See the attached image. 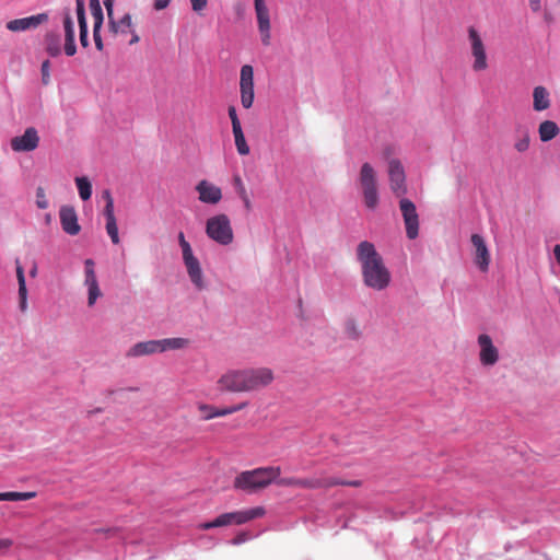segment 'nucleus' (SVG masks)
<instances>
[{
  "label": "nucleus",
  "mask_w": 560,
  "mask_h": 560,
  "mask_svg": "<svg viewBox=\"0 0 560 560\" xmlns=\"http://www.w3.org/2000/svg\"><path fill=\"white\" fill-rule=\"evenodd\" d=\"M357 256L361 264L364 284L377 291L386 289L390 282V272L374 244L362 241L358 245Z\"/></svg>",
  "instance_id": "nucleus-1"
},
{
  "label": "nucleus",
  "mask_w": 560,
  "mask_h": 560,
  "mask_svg": "<svg viewBox=\"0 0 560 560\" xmlns=\"http://www.w3.org/2000/svg\"><path fill=\"white\" fill-rule=\"evenodd\" d=\"M273 380L272 371L267 368L243 371H229L219 380L222 390L248 392L266 386Z\"/></svg>",
  "instance_id": "nucleus-2"
},
{
  "label": "nucleus",
  "mask_w": 560,
  "mask_h": 560,
  "mask_svg": "<svg viewBox=\"0 0 560 560\" xmlns=\"http://www.w3.org/2000/svg\"><path fill=\"white\" fill-rule=\"evenodd\" d=\"M281 474L280 467H259L253 470H245L240 472L234 479V488L247 493H254L258 489H262L272 482L279 486L291 485V481L279 479Z\"/></svg>",
  "instance_id": "nucleus-3"
},
{
  "label": "nucleus",
  "mask_w": 560,
  "mask_h": 560,
  "mask_svg": "<svg viewBox=\"0 0 560 560\" xmlns=\"http://www.w3.org/2000/svg\"><path fill=\"white\" fill-rule=\"evenodd\" d=\"M265 514L266 510L262 506H255L246 510L228 512L220 514L212 521L198 524V528L202 530H209L212 528L229 525H242L252 520L262 517Z\"/></svg>",
  "instance_id": "nucleus-4"
},
{
  "label": "nucleus",
  "mask_w": 560,
  "mask_h": 560,
  "mask_svg": "<svg viewBox=\"0 0 560 560\" xmlns=\"http://www.w3.org/2000/svg\"><path fill=\"white\" fill-rule=\"evenodd\" d=\"M207 236L222 246L233 242L234 233L229 217L220 213L209 218L206 222Z\"/></svg>",
  "instance_id": "nucleus-5"
},
{
  "label": "nucleus",
  "mask_w": 560,
  "mask_h": 560,
  "mask_svg": "<svg viewBox=\"0 0 560 560\" xmlns=\"http://www.w3.org/2000/svg\"><path fill=\"white\" fill-rule=\"evenodd\" d=\"M360 184L364 198V205L368 209L374 210L378 205V191L376 187V176L374 168L370 163H363L360 171Z\"/></svg>",
  "instance_id": "nucleus-6"
},
{
  "label": "nucleus",
  "mask_w": 560,
  "mask_h": 560,
  "mask_svg": "<svg viewBox=\"0 0 560 560\" xmlns=\"http://www.w3.org/2000/svg\"><path fill=\"white\" fill-rule=\"evenodd\" d=\"M399 208L404 219L406 235L409 240H416L419 235V215L416 205L407 198L399 200Z\"/></svg>",
  "instance_id": "nucleus-7"
},
{
  "label": "nucleus",
  "mask_w": 560,
  "mask_h": 560,
  "mask_svg": "<svg viewBox=\"0 0 560 560\" xmlns=\"http://www.w3.org/2000/svg\"><path fill=\"white\" fill-rule=\"evenodd\" d=\"M468 37L474 57L472 69L475 71L486 70L488 68L486 47L480 34L474 26L468 28Z\"/></svg>",
  "instance_id": "nucleus-8"
},
{
  "label": "nucleus",
  "mask_w": 560,
  "mask_h": 560,
  "mask_svg": "<svg viewBox=\"0 0 560 560\" xmlns=\"http://www.w3.org/2000/svg\"><path fill=\"white\" fill-rule=\"evenodd\" d=\"M241 103L244 108H250L254 102V68L244 65L240 78Z\"/></svg>",
  "instance_id": "nucleus-9"
},
{
  "label": "nucleus",
  "mask_w": 560,
  "mask_h": 560,
  "mask_svg": "<svg viewBox=\"0 0 560 560\" xmlns=\"http://www.w3.org/2000/svg\"><path fill=\"white\" fill-rule=\"evenodd\" d=\"M388 176L390 188L396 196H404L407 192L406 174L401 162L392 159L388 162Z\"/></svg>",
  "instance_id": "nucleus-10"
},
{
  "label": "nucleus",
  "mask_w": 560,
  "mask_h": 560,
  "mask_svg": "<svg viewBox=\"0 0 560 560\" xmlns=\"http://www.w3.org/2000/svg\"><path fill=\"white\" fill-rule=\"evenodd\" d=\"M39 144V136L35 127H27L23 135L13 137L10 141L14 152H31Z\"/></svg>",
  "instance_id": "nucleus-11"
},
{
  "label": "nucleus",
  "mask_w": 560,
  "mask_h": 560,
  "mask_svg": "<svg viewBox=\"0 0 560 560\" xmlns=\"http://www.w3.org/2000/svg\"><path fill=\"white\" fill-rule=\"evenodd\" d=\"M84 285L88 288V304L93 306L102 292L95 273V262L92 258L84 260Z\"/></svg>",
  "instance_id": "nucleus-12"
},
{
  "label": "nucleus",
  "mask_w": 560,
  "mask_h": 560,
  "mask_svg": "<svg viewBox=\"0 0 560 560\" xmlns=\"http://www.w3.org/2000/svg\"><path fill=\"white\" fill-rule=\"evenodd\" d=\"M258 31L260 33L261 43L265 46L270 44V16L265 0H254Z\"/></svg>",
  "instance_id": "nucleus-13"
},
{
  "label": "nucleus",
  "mask_w": 560,
  "mask_h": 560,
  "mask_svg": "<svg viewBox=\"0 0 560 560\" xmlns=\"http://www.w3.org/2000/svg\"><path fill=\"white\" fill-rule=\"evenodd\" d=\"M48 18V14L43 12L35 15L14 19L7 23V28L11 32H23L26 30L36 28L40 24L47 22Z\"/></svg>",
  "instance_id": "nucleus-14"
},
{
  "label": "nucleus",
  "mask_w": 560,
  "mask_h": 560,
  "mask_svg": "<svg viewBox=\"0 0 560 560\" xmlns=\"http://www.w3.org/2000/svg\"><path fill=\"white\" fill-rule=\"evenodd\" d=\"M183 261L192 284L196 287V289L202 290L205 288L202 269L198 258L195 257L192 250L183 254Z\"/></svg>",
  "instance_id": "nucleus-15"
},
{
  "label": "nucleus",
  "mask_w": 560,
  "mask_h": 560,
  "mask_svg": "<svg viewBox=\"0 0 560 560\" xmlns=\"http://www.w3.org/2000/svg\"><path fill=\"white\" fill-rule=\"evenodd\" d=\"M478 345L480 347L479 357L482 365L490 366L495 364L499 360V352L493 346L491 337L487 334L479 335Z\"/></svg>",
  "instance_id": "nucleus-16"
},
{
  "label": "nucleus",
  "mask_w": 560,
  "mask_h": 560,
  "mask_svg": "<svg viewBox=\"0 0 560 560\" xmlns=\"http://www.w3.org/2000/svg\"><path fill=\"white\" fill-rule=\"evenodd\" d=\"M195 189L199 195L198 199L202 203L217 205L222 199L221 188L207 179L200 180Z\"/></svg>",
  "instance_id": "nucleus-17"
},
{
  "label": "nucleus",
  "mask_w": 560,
  "mask_h": 560,
  "mask_svg": "<svg viewBox=\"0 0 560 560\" xmlns=\"http://www.w3.org/2000/svg\"><path fill=\"white\" fill-rule=\"evenodd\" d=\"M60 224L65 233L74 236L81 231L78 214L73 207L62 206L59 210Z\"/></svg>",
  "instance_id": "nucleus-18"
},
{
  "label": "nucleus",
  "mask_w": 560,
  "mask_h": 560,
  "mask_svg": "<svg viewBox=\"0 0 560 560\" xmlns=\"http://www.w3.org/2000/svg\"><path fill=\"white\" fill-rule=\"evenodd\" d=\"M471 243L476 248V265L481 271H487L490 264V254L483 237L479 234H472Z\"/></svg>",
  "instance_id": "nucleus-19"
},
{
  "label": "nucleus",
  "mask_w": 560,
  "mask_h": 560,
  "mask_svg": "<svg viewBox=\"0 0 560 560\" xmlns=\"http://www.w3.org/2000/svg\"><path fill=\"white\" fill-rule=\"evenodd\" d=\"M63 28H65V54L69 57L75 55V34L74 24L70 14L69 9L63 12Z\"/></svg>",
  "instance_id": "nucleus-20"
},
{
  "label": "nucleus",
  "mask_w": 560,
  "mask_h": 560,
  "mask_svg": "<svg viewBox=\"0 0 560 560\" xmlns=\"http://www.w3.org/2000/svg\"><path fill=\"white\" fill-rule=\"evenodd\" d=\"M246 406H247L246 401L231 406V407H225V408H217V407H213L210 405L201 404V405H199V410L200 411H212V415H202L203 420H210L215 417H223V416L234 413L236 411L244 409Z\"/></svg>",
  "instance_id": "nucleus-21"
},
{
  "label": "nucleus",
  "mask_w": 560,
  "mask_h": 560,
  "mask_svg": "<svg viewBox=\"0 0 560 560\" xmlns=\"http://www.w3.org/2000/svg\"><path fill=\"white\" fill-rule=\"evenodd\" d=\"M160 352L159 340H148L133 345L128 351L129 357H141Z\"/></svg>",
  "instance_id": "nucleus-22"
},
{
  "label": "nucleus",
  "mask_w": 560,
  "mask_h": 560,
  "mask_svg": "<svg viewBox=\"0 0 560 560\" xmlns=\"http://www.w3.org/2000/svg\"><path fill=\"white\" fill-rule=\"evenodd\" d=\"M104 217L106 219V231H107L108 236L110 237L113 244H118L119 243L118 226H117L114 209L112 208V203H109L108 206H105Z\"/></svg>",
  "instance_id": "nucleus-23"
},
{
  "label": "nucleus",
  "mask_w": 560,
  "mask_h": 560,
  "mask_svg": "<svg viewBox=\"0 0 560 560\" xmlns=\"http://www.w3.org/2000/svg\"><path fill=\"white\" fill-rule=\"evenodd\" d=\"M16 278L19 283L20 308L24 312L27 308V289L24 269L20 265L19 259H16Z\"/></svg>",
  "instance_id": "nucleus-24"
},
{
  "label": "nucleus",
  "mask_w": 560,
  "mask_h": 560,
  "mask_svg": "<svg viewBox=\"0 0 560 560\" xmlns=\"http://www.w3.org/2000/svg\"><path fill=\"white\" fill-rule=\"evenodd\" d=\"M108 20L109 31L114 34H127L132 30V20L129 13H125L118 21H116L113 16Z\"/></svg>",
  "instance_id": "nucleus-25"
},
{
  "label": "nucleus",
  "mask_w": 560,
  "mask_h": 560,
  "mask_svg": "<svg viewBox=\"0 0 560 560\" xmlns=\"http://www.w3.org/2000/svg\"><path fill=\"white\" fill-rule=\"evenodd\" d=\"M533 98V107L536 112H542L550 106L549 92L541 85L534 89Z\"/></svg>",
  "instance_id": "nucleus-26"
},
{
  "label": "nucleus",
  "mask_w": 560,
  "mask_h": 560,
  "mask_svg": "<svg viewBox=\"0 0 560 560\" xmlns=\"http://www.w3.org/2000/svg\"><path fill=\"white\" fill-rule=\"evenodd\" d=\"M560 132L558 125L552 120H545L539 125L538 133L542 142H548Z\"/></svg>",
  "instance_id": "nucleus-27"
},
{
  "label": "nucleus",
  "mask_w": 560,
  "mask_h": 560,
  "mask_svg": "<svg viewBox=\"0 0 560 560\" xmlns=\"http://www.w3.org/2000/svg\"><path fill=\"white\" fill-rule=\"evenodd\" d=\"M46 51L50 57H58L61 54L60 37L56 33H47L45 36Z\"/></svg>",
  "instance_id": "nucleus-28"
},
{
  "label": "nucleus",
  "mask_w": 560,
  "mask_h": 560,
  "mask_svg": "<svg viewBox=\"0 0 560 560\" xmlns=\"http://www.w3.org/2000/svg\"><path fill=\"white\" fill-rule=\"evenodd\" d=\"M160 352H165L167 350H177L183 349L188 345V340L186 338L175 337V338H165L160 339Z\"/></svg>",
  "instance_id": "nucleus-29"
},
{
  "label": "nucleus",
  "mask_w": 560,
  "mask_h": 560,
  "mask_svg": "<svg viewBox=\"0 0 560 560\" xmlns=\"http://www.w3.org/2000/svg\"><path fill=\"white\" fill-rule=\"evenodd\" d=\"M75 185L79 191V196L83 201H86L92 196V184L85 176L75 177Z\"/></svg>",
  "instance_id": "nucleus-30"
},
{
  "label": "nucleus",
  "mask_w": 560,
  "mask_h": 560,
  "mask_svg": "<svg viewBox=\"0 0 560 560\" xmlns=\"http://www.w3.org/2000/svg\"><path fill=\"white\" fill-rule=\"evenodd\" d=\"M36 495L35 492H18L8 491L0 492V501H26L33 499Z\"/></svg>",
  "instance_id": "nucleus-31"
},
{
  "label": "nucleus",
  "mask_w": 560,
  "mask_h": 560,
  "mask_svg": "<svg viewBox=\"0 0 560 560\" xmlns=\"http://www.w3.org/2000/svg\"><path fill=\"white\" fill-rule=\"evenodd\" d=\"M234 135L236 150L240 155H246L249 153V147L246 143L244 132L242 128L232 130Z\"/></svg>",
  "instance_id": "nucleus-32"
},
{
  "label": "nucleus",
  "mask_w": 560,
  "mask_h": 560,
  "mask_svg": "<svg viewBox=\"0 0 560 560\" xmlns=\"http://www.w3.org/2000/svg\"><path fill=\"white\" fill-rule=\"evenodd\" d=\"M75 13L79 27L88 26L84 0H75Z\"/></svg>",
  "instance_id": "nucleus-33"
},
{
  "label": "nucleus",
  "mask_w": 560,
  "mask_h": 560,
  "mask_svg": "<svg viewBox=\"0 0 560 560\" xmlns=\"http://www.w3.org/2000/svg\"><path fill=\"white\" fill-rule=\"evenodd\" d=\"M36 206L39 209H47L49 207V202L43 187L36 188Z\"/></svg>",
  "instance_id": "nucleus-34"
},
{
  "label": "nucleus",
  "mask_w": 560,
  "mask_h": 560,
  "mask_svg": "<svg viewBox=\"0 0 560 560\" xmlns=\"http://www.w3.org/2000/svg\"><path fill=\"white\" fill-rule=\"evenodd\" d=\"M345 328H346V332L347 335L352 338V339H357L359 338L360 336V331L355 325V322L351 318L347 319L346 324H345Z\"/></svg>",
  "instance_id": "nucleus-35"
},
{
  "label": "nucleus",
  "mask_w": 560,
  "mask_h": 560,
  "mask_svg": "<svg viewBox=\"0 0 560 560\" xmlns=\"http://www.w3.org/2000/svg\"><path fill=\"white\" fill-rule=\"evenodd\" d=\"M252 538H253V536L248 532L243 530V532H240L238 534H236L235 537H233L230 540V544L234 545V546H238V545H242V544L248 541Z\"/></svg>",
  "instance_id": "nucleus-36"
},
{
  "label": "nucleus",
  "mask_w": 560,
  "mask_h": 560,
  "mask_svg": "<svg viewBox=\"0 0 560 560\" xmlns=\"http://www.w3.org/2000/svg\"><path fill=\"white\" fill-rule=\"evenodd\" d=\"M92 12L93 19H94V25L93 27L102 28L103 22H104V15L103 10L101 5H97V9L94 8Z\"/></svg>",
  "instance_id": "nucleus-37"
},
{
  "label": "nucleus",
  "mask_w": 560,
  "mask_h": 560,
  "mask_svg": "<svg viewBox=\"0 0 560 560\" xmlns=\"http://www.w3.org/2000/svg\"><path fill=\"white\" fill-rule=\"evenodd\" d=\"M328 485L329 486L341 485V486L359 487V486H361V481L360 480L346 481L341 478H330Z\"/></svg>",
  "instance_id": "nucleus-38"
},
{
  "label": "nucleus",
  "mask_w": 560,
  "mask_h": 560,
  "mask_svg": "<svg viewBox=\"0 0 560 560\" xmlns=\"http://www.w3.org/2000/svg\"><path fill=\"white\" fill-rule=\"evenodd\" d=\"M529 148V136L525 133L521 139L515 142V149L518 152H525Z\"/></svg>",
  "instance_id": "nucleus-39"
},
{
  "label": "nucleus",
  "mask_w": 560,
  "mask_h": 560,
  "mask_svg": "<svg viewBox=\"0 0 560 560\" xmlns=\"http://www.w3.org/2000/svg\"><path fill=\"white\" fill-rule=\"evenodd\" d=\"M228 112H229V117L232 122V130L242 128L241 121L236 114V108L234 106H230Z\"/></svg>",
  "instance_id": "nucleus-40"
},
{
  "label": "nucleus",
  "mask_w": 560,
  "mask_h": 560,
  "mask_svg": "<svg viewBox=\"0 0 560 560\" xmlns=\"http://www.w3.org/2000/svg\"><path fill=\"white\" fill-rule=\"evenodd\" d=\"M233 180H234V187H235L237 196L241 198V197L247 195V190L243 184L242 178L238 175H236V176H234Z\"/></svg>",
  "instance_id": "nucleus-41"
},
{
  "label": "nucleus",
  "mask_w": 560,
  "mask_h": 560,
  "mask_svg": "<svg viewBox=\"0 0 560 560\" xmlns=\"http://www.w3.org/2000/svg\"><path fill=\"white\" fill-rule=\"evenodd\" d=\"M178 243H179V246L182 248V254H186V253L192 250L189 242L186 241L185 234L183 232L178 233Z\"/></svg>",
  "instance_id": "nucleus-42"
},
{
  "label": "nucleus",
  "mask_w": 560,
  "mask_h": 560,
  "mask_svg": "<svg viewBox=\"0 0 560 560\" xmlns=\"http://www.w3.org/2000/svg\"><path fill=\"white\" fill-rule=\"evenodd\" d=\"M79 37L82 47L89 46V28L88 26L79 27Z\"/></svg>",
  "instance_id": "nucleus-43"
},
{
  "label": "nucleus",
  "mask_w": 560,
  "mask_h": 560,
  "mask_svg": "<svg viewBox=\"0 0 560 560\" xmlns=\"http://www.w3.org/2000/svg\"><path fill=\"white\" fill-rule=\"evenodd\" d=\"M93 38H94L96 49L102 50L104 45H103V39L101 36V28L93 27Z\"/></svg>",
  "instance_id": "nucleus-44"
},
{
  "label": "nucleus",
  "mask_w": 560,
  "mask_h": 560,
  "mask_svg": "<svg viewBox=\"0 0 560 560\" xmlns=\"http://www.w3.org/2000/svg\"><path fill=\"white\" fill-rule=\"evenodd\" d=\"M191 3V8L195 12L202 11L208 3V0H189Z\"/></svg>",
  "instance_id": "nucleus-45"
},
{
  "label": "nucleus",
  "mask_w": 560,
  "mask_h": 560,
  "mask_svg": "<svg viewBox=\"0 0 560 560\" xmlns=\"http://www.w3.org/2000/svg\"><path fill=\"white\" fill-rule=\"evenodd\" d=\"M171 3V0H154L153 7L156 11L164 10Z\"/></svg>",
  "instance_id": "nucleus-46"
},
{
  "label": "nucleus",
  "mask_w": 560,
  "mask_h": 560,
  "mask_svg": "<svg viewBox=\"0 0 560 560\" xmlns=\"http://www.w3.org/2000/svg\"><path fill=\"white\" fill-rule=\"evenodd\" d=\"M240 199L242 200L245 210L247 212H250L252 211V201H250V198H249L248 194L243 196V197H241Z\"/></svg>",
  "instance_id": "nucleus-47"
},
{
  "label": "nucleus",
  "mask_w": 560,
  "mask_h": 560,
  "mask_svg": "<svg viewBox=\"0 0 560 560\" xmlns=\"http://www.w3.org/2000/svg\"><path fill=\"white\" fill-rule=\"evenodd\" d=\"M103 198L106 200V205L105 206H108L109 203H112V208L114 209V199H113V197L110 195V191L108 189L104 190Z\"/></svg>",
  "instance_id": "nucleus-48"
},
{
  "label": "nucleus",
  "mask_w": 560,
  "mask_h": 560,
  "mask_svg": "<svg viewBox=\"0 0 560 560\" xmlns=\"http://www.w3.org/2000/svg\"><path fill=\"white\" fill-rule=\"evenodd\" d=\"M529 5L534 12H537L541 8V0H529Z\"/></svg>",
  "instance_id": "nucleus-49"
},
{
  "label": "nucleus",
  "mask_w": 560,
  "mask_h": 560,
  "mask_svg": "<svg viewBox=\"0 0 560 560\" xmlns=\"http://www.w3.org/2000/svg\"><path fill=\"white\" fill-rule=\"evenodd\" d=\"M12 545V540L9 538H0V550L8 549Z\"/></svg>",
  "instance_id": "nucleus-50"
},
{
  "label": "nucleus",
  "mask_w": 560,
  "mask_h": 560,
  "mask_svg": "<svg viewBox=\"0 0 560 560\" xmlns=\"http://www.w3.org/2000/svg\"><path fill=\"white\" fill-rule=\"evenodd\" d=\"M105 8L107 10L108 19L113 16V2L112 0H105L104 1Z\"/></svg>",
  "instance_id": "nucleus-51"
},
{
  "label": "nucleus",
  "mask_w": 560,
  "mask_h": 560,
  "mask_svg": "<svg viewBox=\"0 0 560 560\" xmlns=\"http://www.w3.org/2000/svg\"><path fill=\"white\" fill-rule=\"evenodd\" d=\"M48 68H49V60H45L42 63V73H43V79L44 80H45V77L48 75Z\"/></svg>",
  "instance_id": "nucleus-52"
},
{
  "label": "nucleus",
  "mask_w": 560,
  "mask_h": 560,
  "mask_svg": "<svg viewBox=\"0 0 560 560\" xmlns=\"http://www.w3.org/2000/svg\"><path fill=\"white\" fill-rule=\"evenodd\" d=\"M129 32L131 33V39L129 40V44L133 45V44L138 43L140 40L139 35L133 30H131Z\"/></svg>",
  "instance_id": "nucleus-53"
},
{
  "label": "nucleus",
  "mask_w": 560,
  "mask_h": 560,
  "mask_svg": "<svg viewBox=\"0 0 560 560\" xmlns=\"http://www.w3.org/2000/svg\"><path fill=\"white\" fill-rule=\"evenodd\" d=\"M553 256H555L557 262L560 265V244L555 245Z\"/></svg>",
  "instance_id": "nucleus-54"
},
{
  "label": "nucleus",
  "mask_w": 560,
  "mask_h": 560,
  "mask_svg": "<svg viewBox=\"0 0 560 560\" xmlns=\"http://www.w3.org/2000/svg\"><path fill=\"white\" fill-rule=\"evenodd\" d=\"M97 5H101L98 0H90L91 11H93L94 8L97 9Z\"/></svg>",
  "instance_id": "nucleus-55"
},
{
  "label": "nucleus",
  "mask_w": 560,
  "mask_h": 560,
  "mask_svg": "<svg viewBox=\"0 0 560 560\" xmlns=\"http://www.w3.org/2000/svg\"><path fill=\"white\" fill-rule=\"evenodd\" d=\"M36 272H37V268H36V266H34L32 268V270L30 271V273H31L32 277H34L36 275Z\"/></svg>",
  "instance_id": "nucleus-56"
},
{
  "label": "nucleus",
  "mask_w": 560,
  "mask_h": 560,
  "mask_svg": "<svg viewBox=\"0 0 560 560\" xmlns=\"http://www.w3.org/2000/svg\"><path fill=\"white\" fill-rule=\"evenodd\" d=\"M202 415H212V411H201Z\"/></svg>",
  "instance_id": "nucleus-57"
},
{
  "label": "nucleus",
  "mask_w": 560,
  "mask_h": 560,
  "mask_svg": "<svg viewBox=\"0 0 560 560\" xmlns=\"http://www.w3.org/2000/svg\"><path fill=\"white\" fill-rule=\"evenodd\" d=\"M558 1H559V3H560V0H558Z\"/></svg>",
  "instance_id": "nucleus-58"
}]
</instances>
